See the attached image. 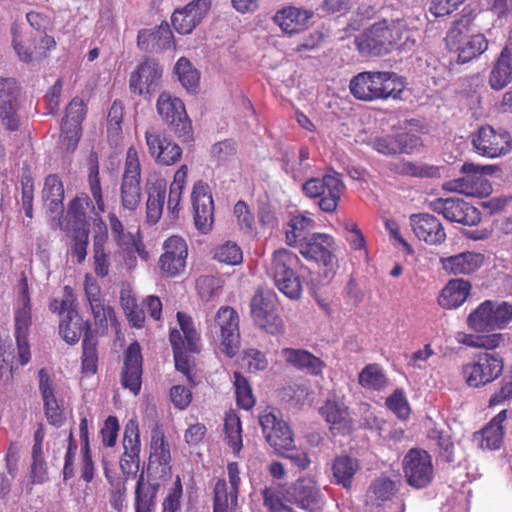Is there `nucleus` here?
Returning <instances> with one entry per match:
<instances>
[{
  "label": "nucleus",
  "mask_w": 512,
  "mask_h": 512,
  "mask_svg": "<svg viewBox=\"0 0 512 512\" xmlns=\"http://www.w3.org/2000/svg\"><path fill=\"white\" fill-rule=\"evenodd\" d=\"M164 253L159 258V267L167 276L175 277L184 272L188 247L180 236H171L163 244Z\"/></svg>",
  "instance_id": "nucleus-23"
},
{
  "label": "nucleus",
  "mask_w": 512,
  "mask_h": 512,
  "mask_svg": "<svg viewBox=\"0 0 512 512\" xmlns=\"http://www.w3.org/2000/svg\"><path fill=\"white\" fill-rule=\"evenodd\" d=\"M345 191L342 175L332 171L323 177H312L302 185V192L308 198H319L318 206L326 213L337 209L338 202Z\"/></svg>",
  "instance_id": "nucleus-4"
},
{
  "label": "nucleus",
  "mask_w": 512,
  "mask_h": 512,
  "mask_svg": "<svg viewBox=\"0 0 512 512\" xmlns=\"http://www.w3.org/2000/svg\"><path fill=\"white\" fill-rule=\"evenodd\" d=\"M236 142L232 139H226L212 146L211 154L219 163L225 164L232 160L236 155Z\"/></svg>",
  "instance_id": "nucleus-58"
},
{
  "label": "nucleus",
  "mask_w": 512,
  "mask_h": 512,
  "mask_svg": "<svg viewBox=\"0 0 512 512\" xmlns=\"http://www.w3.org/2000/svg\"><path fill=\"white\" fill-rule=\"evenodd\" d=\"M282 353L289 364L311 375H320L325 367L320 358L303 349L285 348Z\"/></svg>",
  "instance_id": "nucleus-36"
},
{
  "label": "nucleus",
  "mask_w": 512,
  "mask_h": 512,
  "mask_svg": "<svg viewBox=\"0 0 512 512\" xmlns=\"http://www.w3.org/2000/svg\"><path fill=\"white\" fill-rule=\"evenodd\" d=\"M471 291V284L464 279L450 280V308L460 307Z\"/></svg>",
  "instance_id": "nucleus-54"
},
{
  "label": "nucleus",
  "mask_w": 512,
  "mask_h": 512,
  "mask_svg": "<svg viewBox=\"0 0 512 512\" xmlns=\"http://www.w3.org/2000/svg\"><path fill=\"white\" fill-rule=\"evenodd\" d=\"M173 44V33L167 23L154 29H142L137 35V46L144 52H162Z\"/></svg>",
  "instance_id": "nucleus-29"
},
{
  "label": "nucleus",
  "mask_w": 512,
  "mask_h": 512,
  "mask_svg": "<svg viewBox=\"0 0 512 512\" xmlns=\"http://www.w3.org/2000/svg\"><path fill=\"white\" fill-rule=\"evenodd\" d=\"M93 252L95 273L100 277H106L109 274L110 259L100 240L94 241Z\"/></svg>",
  "instance_id": "nucleus-60"
},
{
  "label": "nucleus",
  "mask_w": 512,
  "mask_h": 512,
  "mask_svg": "<svg viewBox=\"0 0 512 512\" xmlns=\"http://www.w3.org/2000/svg\"><path fill=\"white\" fill-rule=\"evenodd\" d=\"M386 406L399 418L405 419L409 416L410 407L401 389L395 390L394 393L386 399Z\"/></svg>",
  "instance_id": "nucleus-59"
},
{
  "label": "nucleus",
  "mask_w": 512,
  "mask_h": 512,
  "mask_svg": "<svg viewBox=\"0 0 512 512\" xmlns=\"http://www.w3.org/2000/svg\"><path fill=\"white\" fill-rule=\"evenodd\" d=\"M406 31L403 20H383L355 38V45L363 56H381L390 53Z\"/></svg>",
  "instance_id": "nucleus-2"
},
{
  "label": "nucleus",
  "mask_w": 512,
  "mask_h": 512,
  "mask_svg": "<svg viewBox=\"0 0 512 512\" xmlns=\"http://www.w3.org/2000/svg\"><path fill=\"white\" fill-rule=\"evenodd\" d=\"M229 483L218 479L214 486V512H235L238 502L240 470L238 463L227 465Z\"/></svg>",
  "instance_id": "nucleus-16"
},
{
  "label": "nucleus",
  "mask_w": 512,
  "mask_h": 512,
  "mask_svg": "<svg viewBox=\"0 0 512 512\" xmlns=\"http://www.w3.org/2000/svg\"><path fill=\"white\" fill-rule=\"evenodd\" d=\"M480 221L481 214L477 208L458 197H450V222L472 226Z\"/></svg>",
  "instance_id": "nucleus-41"
},
{
  "label": "nucleus",
  "mask_w": 512,
  "mask_h": 512,
  "mask_svg": "<svg viewBox=\"0 0 512 512\" xmlns=\"http://www.w3.org/2000/svg\"><path fill=\"white\" fill-rule=\"evenodd\" d=\"M405 83L394 72L364 71L350 80L351 94L361 101L385 100L401 98Z\"/></svg>",
  "instance_id": "nucleus-1"
},
{
  "label": "nucleus",
  "mask_w": 512,
  "mask_h": 512,
  "mask_svg": "<svg viewBox=\"0 0 512 512\" xmlns=\"http://www.w3.org/2000/svg\"><path fill=\"white\" fill-rule=\"evenodd\" d=\"M291 495L300 508L307 510L318 501L320 488L312 479H301L293 486Z\"/></svg>",
  "instance_id": "nucleus-43"
},
{
  "label": "nucleus",
  "mask_w": 512,
  "mask_h": 512,
  "mask_svg": "<svg viewBox=\"0 0 512 512\" xmlns=\"http://www.w3.org/2000/svg\"><path fill=\"white\" fill-rule=\"evenodd\" d=\"M39 390L44 403V411L48 422L56 427H60L65 422L64 409L55 397V390L47 371L42 368L38 372Z\"/></svg>",
  "instance_id": "nucleus-27"
},
{
  "label": "nucleus",
  "mask_w": 512,
  "mask_h": 512,
  "mask_svg": "<svg viewBox=\"0 0 512 512\" xmlns=\"http://www.w3.org/2000/svg\"><path fill=\"white\" fill-rule=\"evenodd\" d=\"M250 308L253 321L260 329L272 335L284 331L283 320L276 311L272 293L258 290L251 300Z\"/></svg>",
  "instance_id": "nucleus-14"
},
{
  "label": "nucleus",
  "mask_w": 512,
  "mask_h": 512,
  "mask_svg": "<svg viewBox=\"0 0 512 512\" xmlns=\"http://www.w3.org/2000/svg\"><path fill=\"white\" fill-rule=\"evenodd\" d=\"M512 79V52L504 48L496 61L489 78L492 89L501 90Z\"/></svg>",
  "instance_id": "nucleus-40"
},
{
  "label": "nucleus",
  "mask_w": 512,
  "mask_h": 512,
  "mask_svg": "<svg viewBox=\"0 0 512 512\" xmlns=\"http://www.w3.org/2000/svg\"><path fill=\"white\" fill-rule=\"evenodd\" d=\"M484 255L476 252H464L450 257V272L454 274H471L484 263Z\"/></svg>",
  "instance_id": "nucleus-47"
},
{
  "label": "nucleus",
  "mask_w": 512,
  "mask_h": 512,
  "mask_svg": "<svg viewBox=\"0 0 512 512\" xmlns=\"http://www.w3.org/2000/svg\"><path fill=\"white\" fill-rule=\"evenodd\" d=\"M358 383L365 390L379 392L387 387L388 378L379 364L372 363L359 372Z\"/></svg>",
  "instance_id": "nucleus-42"
},
{
  "label": "nucleus",
  "mask_w": 512,
  "mask_h": 512,
  "mask_svg": "<svg viewBox=\"0 0 512 512\" xmlns=\"http://www.w3.org/2000/svg\"><path fill=\"white\" fill-rule=\"evenodd\" d=\"M20 95L16 79L0 77V124L10 132L17 131L21 125Z\"/></svg>",
  "instance_id": "nucleus-9"
},
{
  "label": "nucleus",
  "mask_w": 512,
  "mask_h": 512,
  "mask_svg": "<svg viewBox=\"0 0 512 512\" xmlns=\"http://www.w3.org/2000/svg\"><path fill=\"white\" fill-rule=\"evenodd\" d=\"M214 258L228 265H237L242 262L243 254L236 243L226 242L216 248Z\"/></svg>",
  "instance_id": "nucleus-53"
},
{
  "label": "nucleus",
  "mask_w": 512,
  "mask_h": 512,
  "mask_svg": "<svg viewBox=\"0 0 512 512\" xmlns=\"http://www.w3.org/2000/svg\"><path fill=\"white\" fill-rule=\"evenodd\" d=\"M505 335L502 333H491L483 335L458 333L456 340L463 345L472 348H483L486 350H493L500 347L504 343Z\"/></svg>",
  "instance_id": "nucleus-46"
},
{
  "label": "nucleus",
  "mask_w": 512,
  "mask_h": 512,
  "mask_svg": "<svg viewBox=\"0 0 512 512\" xmlns=\"http://www.w3.org/2000/svg\"><path fill=\"white\" fill-rule=\"evenodd\" d=\"M123 453L138 456L140 453V439L138 423L135 420H129L125 426L123 437Z\"/></svg>",
  "instance_id": "nucleus-52"
},
{
  "label": "nucleus",
  "mask_w": 512,
  "mask_h": 512,
  "mask_svg": "<svg viewBox=\"0 0 512 512\" xmlns=\"http://www.w3.org/2000/svg\"><path fill=\"white\" fill-rule=\"evenodd\" d=\"M82 369L85 373L94 374L97 370V349L96 339L91 335H85L82 342Z\"/></svg>",
  "instance_id": "nucleus-51"
},
{
  "label": "nucleus",
  "mask_w": 512,
  "mask_h": 512,
  "mask_svg": "<svg viewBox=\"0 0 512 512\" xmlns=\"http://www.w3.org/2000/svg\"><path fill=\"white\" fill-rule=\"evenodd\" d=\"M86 114L83 100L74 98L66 108V115L61 124L64 140H67V150L73 151L80 139L81 122Z\"/></svg>",
  "instance_id": "nucleus-26"
},
{
  "label": "nucleus",
  "mask_w": 512,
  "mask_h": 512,
  "mask_svg": "<svg viewBox=\"0 0 512 512\" xmlns=\"http://www.w3.org/2000/svg\"><path fill=\"white\" fill-rule=\"evenodd\" d=\"M157 491L158 485L145 483L144 474L141 473L135 488V512H151L155 506Z\"/></svg>",
  "instance_id": "nucleus-45"
},
{
  "label": "nucleus",
  "mask_w": 512,
  "mask_h": 512,
  "mask_svg": "<svg viewBox=\"0 0 512 512\" xmlns=\"http://www.w3.org/2000/svg\"><path fill=\"white\" fill-rule=\"evenodd\" d=\"M462 12V17L454 21L453 29L450 30V37L459 43L456 51L458 53L457 62L460 64L477 58L488 48V42L482 34L462 36L464 32L469 30L473 20V12L470 8L465 7Z\"/></svg>",
  "instance_id": "nucleus-7"
},
{
  "label": "nucleus",
  "mask_w": 512,
  "mask_h": 512,
  "mask_svg": "<svg viewBox=\"0 0 512 512\" xmlns=\"http://www.w3.org/2000/svg\"><path fill=\"white\" fill-rule=\"evenodd\" d=\"M177 320L184 338L186 339L187 349L189 352H197V342L199 340L198 334L193 326L190 316L183 312L177 313Z\"/></svg>",
  "instance_id": "nucleus-55"
},
{
  "label": "nucleus",
  "mask_w": 512,
  "mask_h": 512,
  "mask_svg": "<svg viewBox=\"0 0 512 512\" xmlns=\"http://www.w3.org/2000/svg\"><path fill=\"white\" fill-rule=\"evenodd\" d=\"M14 322L19 360L21 365H25L30 360L27 337L32 324V306L25 276H22L18 283V297L14 307Z\"/></svg>",
  "instance_id": "nucleus-5"
},
{
  "label": "nucleus",
  "mask_w": 512,
  "mask_h": 512,
  "mask_svg": "<svg viewBox=\"0 0 512 512\" xmlns=\"http://www.w3.org/2000/svg\"><path fill=\"white\" fill-rule=\"evenodd\" d=\"M475 151L488 158H497L512 150V136L502 129L490 125L479 128L472 140Z\"/></svg>",
  "instance_id": "nucleus-13"
},
{
  "label": "nucleus",
  "mask_w": 512,
  "mask_h": 512,
  "mask_svg": "<svg viewBox=\"0 0 512 512\" xmlns=\"http://www.w3.org/2000/svg\"><path fill=\"white\" fill-rule=\"evenodd\" d=\"M84 291L95 324L101 327L106 326L108 317L113 311L110 306L105 305L101 288L96 279L88 274L85 276Z\"/></svg>",
  "instance_id": "nucleus-32"
},
{
  "label": "nucleus",
  "mask_w": 512,
  "mask_h": 512,
  "mask_svg": "<svg viewBox=\"0 0 512 512\" xmlns=\"http://www.w3.org/2000/svg\"><path fill=\"white\" fill-rule=\"evenodd\" d=\"M460 171L462 176L450 181V191L472 196L486 197L492 192V185L480 170L472 163H464Z\"/></svg>",
  "instance_id": "nucleus-20"
},
{
  "label": "nucleus",
  "mask_w": 512,
  "mask_h": 512,
  "mask_svg": "<svg viewBox=\"0 0 512 512\" xmlns=\"http://www.w3.org/2000/svg\"><path fill=\"white\" fill-rule=\"evenodd\" d=\"M312 16L311 10L287 6L275 13L273 21L283 32L292 34L302 31Z\"/></svg>",
  "instance_id": "nucleus-31"
},
{
  "label": "nucleus",
  "mask_w": 512,
  "mask_h": 512,
  "mask_svg": "<svg viewBox=\"0 0 512 512\" xmlns=\"http://www.w3.org/2000/svg\"><path fill=\"white\" fill-rule=\"evenodd\" d=\"M403 471L407 483L414 488H424L433 479L431 456L421 449H411L403 459Z\"/></svg>",
  "instance_id": "nucleus-15"
},
{
  "label": "nucleus",
  "mask_w": 512,
  "mask_h": 512,
  "mask_svg": "<svg viewBox=\"0 0 512 512\" xmlns=\"http://www.w3.org/2000/svg\"><path fill=\"white\" fill-rule=\"evenodd\" d=\"M160 117L168 123L178 138L183 141L192 139L193 130L191 121L186 113L184 103L168 92H162L156 103Z\"/></svg>",
  "instance_id": "nucleus-8"
},
{
  "label": "nucleus",
  "mask_w": 512,
  "mask_h": 512,
  "mask_svg": "<svg viewBox=\"0 0 512 512\" xmlns=\"http://www.w3.org/2000/svg\"><path fill=\"white\" fill-rule=\"evenodd\" d=\"M325 421L343 432L351 429V419L347 406L340 399H328L319 409Z\"/></svg>",
  "instance_id": "nucleus-35"
},
{
  "label": "nucleus",
  "mask_w": 512,
  "mask_h": 512,
  "mask_svg": "<svg viewBox=\"0 0 512 512\" xmlns=\"http://www.w3.org/2000/svg\"><path fill=\"white\" fill-rule=\"evenodd\" d=\"M109 483L111 485L109 503L114 510L122 512L127 492L125 480L121 478L109 479Z\"/></svg>",
  "instance_id": "nucleus-57"
},
{
  "label": "nucleus",
  "mask_w": 512,
  "mask_h": 512,
  "mask_svg": "<svg viewBox=\"0 0 512 512\" xmlns=\"http://www.w3.org/2000/svg\"><path fill=\"white\" fill-rule=\"evenodd\" d=\"M142 355L138 342L131 343L124 354V365L121 372V384L137 395L141 389Z\"/></svg>",
  "instance_id": "nucleus-25"
},
{
  "label": "nucleus",
  "mask_w": 512,
  "mask_h": 512,
  "mask_svg": "<svg viewBox=\"0 0 512 512\" xmlns=\"http://www.w3.org/2000/svg\"><path fill=\"white\" fill-rule=\"evenodd\" d=\"M512 322V303L499 299L481 302L468 316V326L476 332L502 330Z\"/></svg>",
  "instance_id": "nucleus-3"
},
{
  "label": "nucleus",
  "mask_w": 512,
  "mask_h": 512,
  "mask_svg": "<svg viewBox=\"0 0 512 512\" xmlns=\"http://www.w3.org/2000/svg\"><path fill=\"white\" fill-rule=\"evenodd\" d=\"M163 68L153 59L140 63L131 73L129 86L133 93L138 95H151L160 86Z\"/></svg>",
  "instance_id": "nucleus-22"
},
{
  "label": "nucleus",
  "mask_w": 512,
  "mask_h": 512,
  "mask_svg": "<svg viewBox=\"0 0 512 512\" xmlns=\"http://www.w3.org/2000/svg\"><path fill=\"white\" fill-rule=\"evenodd\" d=\"M234 386L238 405L245 410L251 409L255 405L252 389L239 372H234Z\"/></svg>",
  "instance_id": "nucleus-50"
},
{
  "label": "nucleus",
  "mask_w": 512,
  "mask_h": 512,
  "mask_svg": "<svg viewBox=\"0 0 512 512\" xmlns=\"http://www.w3.org/2000/svg\"><path fill=\"white\" fill-rule=\"evenodd\" d=\"M67 318H61L59 333L66 343L73 345L79 341L82 335H90V326L78 314L77 310H70Z\"/></svg>",
  "instance_id": "nucleus-37"
},
{
  "label": "nucleus",
  "mask_w": 512,
  "mask_h": 512,
  "mask_svg": "<svg viewBox=\"0 0 512 512\" xmlns=\"http://www.w3.org/2000/svg\"><path fill=\"white\" fill-rule=\"evenodd\" d=\"M141 167L138 152L134 147L127 150L122 183L120 188L121 204L124 209L134 211L141 200Z\"/></svg>",
  "instance_id": "nucleus-10"
},
{
  "label": "nucleus",
  "mask_w": 512,
  "mask_h": 512,
  "mask_svg": "<svg viewBox=\"0 0 512 512\" xmlns=\"http://www.w3.org/2000/svg\"><path fill=\"white\" fill-rule=\"evenodd\" d=\"M89 185L92 197L95 200L98 209V212H95V214L97 215L99 213H103L105 211V204L102 196V189L99 179V167L97 164H92L90 166Z\"/></svg>",
  "instance_id": "nucleus-61"
},
{
  "label": "nucleus",
  "mask_w": 512,
  "mask_h": 512,
  "mask_svg": "<svg viewBox=\"0 0 512 512\" xmlns=\"http://www.w3.org/2000/svg\"><path fill=\"white\" fill-rule=\"evenodd\" d=\"M410 223L419 240L434 245L445 240V229L433 215L427 213L413 214L410 217Z\"/></svg>",
  "instance_id": "nucleus-28"
},
{
  "label": "nucleus",
  "mask_w": 512,
  "mask_h": 512,
  "mask_svg": "<svg viewBox=\"0 0 512 512\" xmlns=\"http://www.w3.org/2000/svg\"><path fill=\"white\" fill-rule=\"evenodd\" d=\"M145 142L150 156L159 165L171 166L181 159V147L168 140L161 131L154 127L145 131Z\"/></svg>",
  "instance_id": "nucleus-19"
},
{
  "label": "nucleus",
  "mask_w": 512,
  "mask_h": 512,
  "mask_svg": "<svg viewBox=\"0 0 512 512\" xmlns=\"http://www.w3.org/2000/svg\"><path fill=\"white\" fill-rule=\"evenodd\" d=\"M174 73L177 75L181 85L187 91L196 90L199 84L200 75L197 69L193 67L187 58L181 57L178 59L174 67Z\"/></svg>",
  "instance_id": "nucleus-49"
},
{
  "label": "nucleus",
  "mask_w": 512,
  "mask_h": 512,
  "mask_svg": "<svg viewBox=\"0 0 512 512\" xmlns=\"http://www.w3.org/2000/svg\"><path fill=\"white\" fill-rule=\"evenodd\" d=\"M211 332L215 334L221 343L222 351L229 357H233L240 343L239 316L229 306L221 307L215 315Z\"/></svg>",
  "instance_id": "nucleus-11"
},
{
  "label": "nucleus",
  "mask_w": 512,
  "mask_h": 512,
  "mask_svg": "<svg viewBox=\"0 0 512 512\" xmlns=\"http://www.w3.org/2000/svg\"><path fill=\"white\" fill-rule=\"evenodd\" d=\"M503 371V360L497 354L480 353L476 359L463 366V376L470 387L493 382Z\"/></svg>",
  "instance_id": "nucleus-12"
},
{
  "label": "nucleus",
  "mask_w": 512,
  "mask_h": 512,
  "mask_svg": "<svg viewBox=\"0 0 512 512\" xmlns=\"http://www.w3.org/2000/svg\"><path fill=\"white\" fill-rule=\"evenodd\" d=\"M234 214L240 229L245 234H252L255 230V220L248 205L244 201H238L234 206Z\"/></svg>",
  "instance_id": "nucleus-56"
},
{
  "label": "nucleus",
  "mask_w": 512,
  "mask_h": 512,
  "mask_svg": "<svg viewBox=\"0 0 512 512\" xmlns=\"http://www.w3.org/2000/svg\"><path fill=\"white\" fill-rule=\"evenodd\" d=\"M166 189L167 183L163 178L156 179L148 188L146 203L148 222L155 224L160 219L165 203Z\"/></svg>",
  "instance_id": "nucleus-39"
},
{
  "label": "nucleus",
  "mask_w": 512,
  "mask_h": 512,
  "mask_svg": "<svg viewBox=\"0 0 512 512\" xmlns=\"http://www.w3.org/2000/svg\"><path fill=\"white\" fill-rule=\"evenodd\" d=\"M259 424L267 443L277 451L293 446V434L289 425L278 418L274 411L266 409L259 415Z\"/></svg>",
  "instance_id": "nucleus-17"
},
{
  "label": "nucleus",
  "mask_w": 512,
  "mask_h": 512,
  "mask_svg": "<svg viewBox=\"0 0 512 512\" xmlns=\"http://www.w3.org/2000/svg\"><path fill=\"white\" fill-rule=\"evenodd\" d=\"M182 484L180 477L177 476L173 486L169 490L168 495L163 501V510L162 512H178L181 507V497H182Z\"/></svg>",
  "instance_id": "nucleus-62"
},
{
  "label": "nucleus",
  "mask_w": 512,
  "mask_h": 512,
  "mask_svg": "<svg viewBox=\"0 0 512 512\" xmlns=\"http://www.w3.org/2000/svg\"><path fill=\"white\" fill-rule=\"evenodd\" d=\"M170 463V445L165 439L163 431L159 427H155L151 432L148 467L151 468L153 465H158L161 467V472L165 474L170 470Z\"/></svg>",
  "instance_id": "nucleus-34"
},
{
  "label": "nucleus",
  "mask_w": 512,
  "mask_h": 512,
  "mask_svg": "<svg viewBox=\"0 0 512 512\" xmlns=\"http://www.w3.org/2000/svg\"><path fill=\"white\" fill-rule=\"evenodd\" d=\"M187 174L188 166L184 164L176 171L173 182L170 185L167 209L173 218L178 216L180 210L179 204L181 201L182 191L186 184Z\"/></svg>",
  "instance_id": "nucleus-48"
},
{
  "label": "nucleus",
  "mask_w": 512,
  "mask_h": 512,
  "mask_svg": "<svg viewBox=\"0 0 512 512\" xmlns=\"http://www.w3.org/2000/svg\"><path fill=\"white\" fill-rule=\"evenodd\" d=\"M195 227L202 234L208 233L214 223V202L207 183L198 181L191 193Z\"/></svg>",
  "instance_id": "nucleus-18"
},
{
  "label": "nucleus",
  "mask_w": 512,
  "mask_h": 512,
  "mask_svg": "<svg viewBox=\"0 0 512 512\" xmlns=\"http://www.w3.org/2000/svg\"><path fill=\"white\" fill-rule=\"evenodd\" d=\"M298 257L287 249L273 253L271 271L278 289L290 299H298L302 293L299 276L294 272Z\"/></svg>",
  "instance_id": "nucleus-6"
},
{
  "label": "nucleus",
  "mask_w": 512,
  "mask_h": 512,
  "mask_svg": "<svg viewBox=\"0 0 512 512\" xmlns=\"http://www.w3.org/2000/svg\"><path fill=\"white\" fill-rule=\"evenodd\" d=\"M333 249V238L324 233H313L307 241L299 246V252L305 259L322 264L329 269L336 264Z\"/></svg>",
  "instance_id": "nucleus-24"
},
{
  "label": "nucleus",
  "mask_w": 512,
  "mask_h": 512,
  "mask_svg": "<svg viewBox=\"0 0 512 512\" xmlns=\"http://www.w3.org/2000/svg\"><path fill=\"white\" fill-rule=\"evenodd\" d=\"M508 411H500L480 431L474 434V441L483 450H498L504 438L503 422L507 419Z\"/></svg>",
  "instance_id": "nucleus-30"
},
{
  "label": "nucleus",
  "mask_w": 512,
  "mask_h": 512,
  "mask_svg": "<svg viewBox=\"0 0 512 512\" xmlns=\"http://www.w3.org/2000/svg\"><path fill=\"white\" fill-rule=\"evenodd\" d=\"M396 142L395 135H385L373 138L371 140V146L380 154L392 156L397 154L398 146Z\"/></svg>",
  "instance_id": "nucleus-64"
},
{
  "label": "nucleus",
  "mask_w": 512,
  "mask_h": 512,
  "mask_svg": "<svg viewBox=\"0 0 512 512\" xmlns=\"http://www.w3.org/2000/svg\"><path fill=\"white\" fill-rule=\"evenodd\" d=\"M42 198L47 211L52 215L63 212L64 188L56 175H49L45 179Z\"/></svg>",
  "instance_id": "nucleus-38"
},
{
  "label": "nucleus",
  "mask_w": 512,
  "mask_h": 512,
  "mask_svg": "<svg viewBox=\"0 0 512 512\" xmlns=\"http://www.w3.org/2000/svg\"><path fill=\"white\" fill-rule=\"evenodd\" d=\"M359 469L360 462L357 458L347 454L337 455L331 463L332 482L345 489H350L353 478Z\"/></svg>",
  "instance_id": "nucleus-33"
},
{
  "label": "nucleus",
  "mask_w": 512,
  "mask_h": 512,
  "mask_svg": "<svg viewBox=\"0 0 512 512\" xmlns=\"http://www.w3.org/2000/svg\"><path fill=\"white\" fill-rule=\"evenodd\" d=\"M211 8V0H192L174 10L171 22L179 34L188 35L203 21Z\"/></svg>",
  "instance_id": "nucleus-21"
},
{
  "label": "nucleus",
  "mask_w": 512,
  "mask_h": 512,
  "mask_svg": "<svg viewBox=\"0 0 512 512\" xmlns=\"http://www.w3.org/2000/svg\"><path fill=\"white\" fill-rule=\"evenodd\" d=\"M314 225V220L309 217H293L289 222L290 229L286 231V243L289 246H300L311 237Z\"/></svg>",
  "instance_id": "nucleus-44"
},
{
  "label": "nucleus",
  "mask_w": 512,
  "mask_h": 512,
  "mask_svg": "<svg viewBox=\"0 0 512 512\" xmlns=\"http://www.w3.org/2000/svg\"><path fill=\"white\" fill-rule=\"evenodd\" d=\"M262 495L264 505L268 508L269 512H293L291 507L282 502L279 492L275 489L266 487L262 491Z\"/></svg>",
  "instance_id": "nucleus-63"
}]
</instances>
